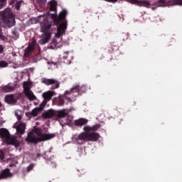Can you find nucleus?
I'll return each mask as SVG.
<instances>
[{"mask_svg": "<svg viewBox=\"0 0 182 182\" xmlns=\"http://www.w3.org/2000/svg\"><path fill=\"white\" fill-rule=\"evenodd\" d=\"M67 15L68 11L66 10H63L58 16V14H51V18L53 20L55 25L58 26L55 38H60L62 35L66 33V29H68V20H66Z\"/></svg>", "mask_w": 182, "mask_h": 182, "instance_id": "obj_1", "label": "nucleus"}, {"mask_svg": "<svg viewBox=\"0 0 182 182\" xmlns=\"http://www.w3.org/2000/svg\"><path fill=\"white\" fill-rule=\"evenodd\" d=\"M56 134H43L41 128H35L28 133L26 141L32 143L33 144H38L39 141H46L53 139Z\"/></svg>", "mask_w": 182, "mask_h": 182, "instance_id": "obj_2", "label": "nucleus"}, {"mask_svg": "<svg viewBox=\"0 0 182 182\" xmlns=\"http://www.w3.org/2000/svg\"><path fill=\"white\" fill-rule=\"evenodd\" d=\"M100 139V134L97 132L85 131L81 132L75 139L76 143L83 144L85 141H97Z\"/></svg>", "mask_w": 182, "mask_h": 182, "instance_id": "obj_3", "label": "nucleus"}, {"mask_svg": "<svg viewBox=\"0 0 182 182\" xmlns=\"http://www.w3.org/2000/svg\"><path fill=\"white\" fill-rule=\"evenodd\" d=\"M86 90H87V88L85 85H75L70 91H65L64 93L65 100L68 102H75V97H77L82 93H86Z\"/></svg>", "mask_w": 182, "mask_h": 182, "instance_id": "obj_4", "label": "nucleus"}, {"mask_svg": "<svg viewBox=\"0 0 182 182\" xmlns=\"http://www.w3.org/2000/svg\"><path fill=\"white\" fill-rule=\"evenodd\" d=\"M0 18L3 23H6L10 28L15 26V16H14L12 9L6 8L4 11H0Z\"/></svg>", "mask_w": 182, "mask_h": 182, "instance_id": "obj_5", "label": "nucleus"}, {"mask_svg": "<svg viewBox=\"0 0 182 182\" xmlns=\"http://www.w3.org/2000/svg\"><path fill=\"white\" fill-rule=\"evenodd\" d=\"M48 12L46 15L39 16L38 21L41 23V31L43 33H51L52 31V21L48 20V16L50 15Z\"/></svg>", "mask_w": 182, "mask_h": 182, "instance_id": "obj_6", "label": "nucleus"}, {"mask_svg": "<svg viewBox=\"0 0 182 182\" xmlns=\"http://www.w3.org/2000/svg\"><path fill=\"white\" fill-rule=\"evenodd\" d=\"M56 96V92L55 91L48 90L43 93L42 97L44 99L42 103L41 104L42 107H45L48 105V102L52 100V97Z\"/></svg>", "mask_w": 182, "mask_h": 182, "instance_id": "obj_7", "label": "nucleus"}, {"mask_svg": "<svg viewBox=\"0 0 182 182\" xmlns=\"http://www.w3.org/2000/svg\"><path fill=\"white\" fill-rule=\"evenodd\" d=\"M42 83H44V85H46V86H50V85H53L51 89H59V87L60 86V82L58 81V80L55 79H49V78H42Z\"/></svg>", "mask_w": 182, "mask_h": 182, "instance_id": "obj_8", "label": "nucleus"}, {"mask_svg": "<svg viewBox=\"0 0 182 182\" xmlns=\"http://www.w3.org/2000/svg\"><path fill=\"white\" fill-rule=\"evenodd\" d=\"M23 89H24V93L26 96V97L28 98L30 100H36V96L33 94V92L31 90V88L29 87V82H26L23 83Z\"/></svg>", "mask_w": 182, "mask_h": 182, "instance_id": "obj_9", "label": "nucleus"}, {"mask_svg": "<svg viewBox=\"0 0 182 182\" xmlns=\"http://www.w3.org/2000/svg\"><path fill=\"white\" fill-rule=\"evenodd\" d=\"M6 144H11L15 147H19V146H21V142L18 140V136H16L9 135L7 139H6Z\"/></svg>", "mask_w": 182, "mask_h": 182, "instance_id": "obj_10", "label": "nucleus"}, {"mask_svg": "<svg viewBox=\"0 0 182 182\" xmlns=\"http://www.w3.org/2000/svg\"><path fill=\"white\" fill-rule=\"evenodd\" d=\"M50 36H52V33H43L41 35V39L39 40L38 43H40V45H46V43H48Z\"/></svg>", "mask_w": 182, "mask_h": 182, "instance_id": "obj_11", "label": "nucleus"}, {"mask_svg": "<svg viewBox=\"0 0 182 182\" xmlns=\"http://www.w3.org/2000/svg\"><path fill=\"white\" fill-rule=\"evenodd\" d=\"M131 3L137 5L138 6H144L145 8H150V1H139V0H130Z\"/></svg>", "mask_w": 182, "mask_h": 182, "instance_id": "obj_12", "label": "nucleus"}, {"mask_svg": "<svg viewBox=\"0 0 182 182\" xmlns=\"http://www.w3.org/2000/svg\"><path fill=\"white\" fill-rule=\"evenodd\" d=\"M65 99H66L65 94L60 95L58 97L53 99V103L57 106H63L65 105Z\"/></svg>", "mask_w": 182, "mask_h": 182, "instance_id": "obj_13", "label": "nucleus"}, {"mask_svg": "<svg viewBox=\"0 0 182 182\" xmlns=\"http://www.w3.org/2000/svg\"><path fill=\"white\" fill-rule=\"evenodd\" d=\"M36 45V40L33 39L32 42L28 45V48L25 49V55L29 56V55L33 52Z\"/></svg>", "mask_w": 182, "mask_h": 182, "instance_id": "obj_14", "label": "nucleus"}, {"mask_svg": "<svg viewBox=\"0 0 182 182\" xmlns=\"http://www.w3.org/2000/svg\"><path fill=\"white\" fill-rule=\"evenodd\" d=\"M63 59L64 63H65L66 65H70V63H72V60L73 59V55L70 54L69 51H66L63 54Z\"/></svg>", "mask_w": 182, "mask_h": 182, "instance_id": "obj_15", "label": "nucleus"}, {"mask_svg": "<svg viewBox=\"0 0 182 182\" xmlns=\"http://www.w3.org/2000/svg\"><path fill=\"white\" fill-rule=\"evenodd\" d=\"M9 177H12V173H11V170L9 168H6L0 173V180L4 178H9Z\"/></svg>", "mask_w": 182, "mask_h": 182, "instance_id": "obj_16", "label": "nucleus"}, {"mask_svg": "<svg viewBox=\"0 0 182 182\" xmlns=\"http://www.w3.org/2000/svg\"><path fill=\"white\" fill-rule=\"evenodd\" d=\"M45 107H42V104H40V107H36L34 108L31 112H28L26 114V116H28V114H32V116L33 117H36V116H38L39 112H42V110H43Z\"/></svg>", "mask_w": 182, "mask_h": 182, "instance_id": "obj_17", "label": "nucleus"}, {"mask_svg": "<svg viewBox=\"0 0 182 182\" xmlns=\"http://www.w3.org/2000/svg\"><path fill=\"white\" fill-rule=\"evenodd\" d=\"M0 90L4 93H9L15 90V87L11 85V84H8L6 85L0 87Z\"/></svg>", "mask_w": 182, "mask_h": 182, "instance_id": "obj_18", "label": "nucleus"}, {"mask_svg": "<svg viewBox=\"0 0 182 182\" xmlns=\"http://www.w3.org/2000/svg\"><path fill=\"white\" fill-rule=\"evenodd\" d=\"M4 100L8 105H16V100H15V97L12 94L6 95Z\"/></svg>", "mask_w": 182, "mask_h": 182, "instance_id": "obj_19", "label": "nucleus"}, {"mask_svg": "<svg viewBox=\"0 0 182 182\" xmlns=\"http://www.w3.org/2000/svg\"><path fill=\"white\" fill-rule=\"evenodd\" d=\"M87 122H89L87 119L85 118H80L74 121L75 126L78 127H82V126H85L87 124Z\"/></svg>", "mask_w": 182, "mask_h": 182, "instance_id": "obj_20", "label": "nucleus"}, {"mask_svg": "<svg viewBox=\"0 0 182 182\" xmlns=\"http://www.w3.org/2000/svg\"><path fill=\"white\" fill-rule=\"evenodd\" d=\"M100 129V124H97L92 127L90 126H85L83 127L84 132H97Z\"/></svg>", "mask_w": 182, "mask_h": 182, "instance_id": "obj_21", "label": "nucleus"}, {"mask_svg": "<svg viewBox=\"0 0 182 182\" xmlns=\"http://www.w3.org/2000/svg\"><path fill=\"white\" fill-rule=\"evenodd\" d=\"M53 116H56V112H55L53 109H49L42 114V117H43V119H50L53 117Z\"/></svg>", "mask_w": 182, "mask_h": 182, "instance_id": "obj_22", "label": "nucleus"}, {"mask_svg": "<svg viewBox=\"0 0 182 182\" xmlns=\"http://www.w3.org/2000/svg\"><path fill=\"white\" fill-rule=\"evenodd\" d=\"M11 136L9 131L5 128L0 129V137L1 139H5L6 141L8 139V137Z\"/></svg>", "mask_w": 182, "mask_h": 182, "instance_id": "obj_23", "label": "nucleus"}, {"mask_svg": "<svg viewBox=\"0 0 182 182\" xmlns=\"http://www.w3.org/2000/svg\"><path fill=\"white\" fill-rule=\"evenodd\" d=\"M25 129H26V124L20 123L16 127V132L19 133V134H24Z\"/></svg>", "mask_w": 182, "mask_h": 182, "instance_id": "obj_24", "label": "nucleus"}, {"mask_svg": "<svg viewBox=\"0 0 182 182\" xmlns=\"http://www.w3.org/2000/svg\"><path fill=\"white\" fill-rule=\"evenodd\" d=\"M68 114H69V111L68 109H63L55 112V116H57V117H59L60 119L66 117Z\"/></svg>", "mask_w": 182, "mask_h": 182, "instance_id": "obj_25", "label": "nucleus"}, {"mask_svg": "<svg viewBox=\"0 0 182 182\" xmlns=\"http://www.w3.org/2000/svg\"><path fill=\"white\" fill-rule=\"evenodd\" d=\"M57 6H58V2H56L55 0H52L50 2V11L56 12Z\"/></svg>", "mask_w": 182, "mask_h": 182, "instance_id": "obj_26", "label": "nucleus"}, {"mask_svg": "<svg viewBox=\"0 0 182 182\" xmlns=\"http://www.w3.org/2000/svg\"><path fill=\"white\" fill-rule=\"evenodd\" d=\"M171 5H182V0H172Z\"/></svg>", "mask_w": 182, "mask_h": 182, "instance_id": "obj_27", "label": "nucleus"}, {"mask_svg": "<svg viewBox=\"0 0 182 182\" xmlns=\"http://www.w3.org/2000/svg\"><path fill=\"white\" fill-rule=\"evenodd\" d=\"M5 159V152H4V150L0 149V160H4Z\"/></svg>", "mask_w": 182, "mask_h": 182, "instance_id": "obj_28", "label": "nucleus"}, {"mask_svg": "<svg viewBox=\"0 0 182 182\" xmlns=\"http://www.w3.org/2000/svg\"><path fill=\"white\" fill-rule=\"evenodd\" d=\"M8 66V63L6 61L1 60L0 61V68H6Z\"/></svg>", "mask_w": 182, "mask_h": 182, "instance_id": "obj_29", "label": "nucleus"}, {"mask_svg": "<svg viewBox=\"0 0 182 182\" xmlns=\"http://www.w3.org/2000/svg\"><path fill=\"white\" fill-rule=\"evenodd\" d=\"M22 4V2L21 1H17L15 4V8L17 11H19L21 9V5Z\"/></svg>", "mask_w": 182, "mask_h": 182, "instance_id": "obj_30", "label": "nucleus"}, {"mask_svg": "<svg viewBox=\"0 0 182 182\" xmlns=\"http://www.w3.org/2000/svg\"><path fill=\"white\" fill-rule=\"evenodd\" d=\"M5 4H6V0H0V9L5 6Z\"/></svg>", "mask_w": 182, "mask_h": 182, "instance_id": "obj_31", "label": "nucleus"}, {"mask_svg": "<svg viewBox=\"0 0 182 182\" xmlns=\"http://www.w3.org/2000/svg\"><path fill=\"white\" fill-rule=\"evenodd\" d=\"M77 171H78L79 174L78 176H82V174H85V173H86V171H85V169H82V168H80V169H77Z\"/></svg>", "mask_w": 182, "mask_h": 182, "instance_id": "obj_32", "label": "nucleus"}, {"mask_svg": "<svg viewBox=\"0 0 182 182\" xmlns=\"http://www.w3.org/2000/svg\"><path fill=\"white\" fill-rule=\"evenodd\" d=\"M122 38L123 41H126V39H129V33H122Z\"/></svg>", "mask_w": 182, "mask_h": 182, "instance_id": "obj_33", "label": "nucleus"}, {"mask_svg": "<svg viewBox=\"0 0 182 182\" xmlns=\"http://www.w3.org/2000/svg\"><path fill=\"white\" fill-rule=\"evenodd\" d=\"M33 167H35V165H33V164H31L27 167V171H31V170H33Z\"/></svg>", "mask_w": 182, "mask_h": 182, "instance_id": "obj_34", "label": "nucleus"}, {"mask_svg": "<svg viewBox=\"0 0 182 182\" xmlns=\"http://www.w3.org/2000/svg\"><path fill=\"white\" fill-rule=\"evenodd\" d=\"M36 1L39 5H45L46 0H36Z\"/></svg>", "mask_w": 182, "mask_h": 182, "instance_id": "obj_35", "label": "nucleus"}, {"mask_svg": "<svg viewBox=\"0 0 182 182\" xmlns=\"http://www.w3.org/2000/svg\"><path fill=\"white\" fill-rule=\"evenodd\" d=\"M4 53V46L0 45V54Z\"/></svg>", "mask_w": 182, "mask_h": 182, "instance_id": "obj_36", "label": "nucleus"}, {"mask_svg": "<svg viewBox=\"0 0 182 182\" xmlns=\"http://www.w3.org/2000/svg\"><path fill=\"white\" fill-rule=\"evenodd\" d=\"M104 1H105L106 2H112L114 4L117 2V0H104Z\"/></svg>", "mask_w": 182, "mask_h": 182, "instance_id": "obj_37", "label": "nucleus"}, {"mask_svg": "<svg viewBox=\"0 0 182 182\" xmlns=\"http://www.w3.org/2000/svg\"><path fill=\"white\" fill-rule=\"evenodd\" d=\"M0 39H1V41H5V36L2 35V33H0Z\"/></svg>", "mask_w": 182, "mask_h": 182, "instance_id": "obj_38", "label": "nucleus"}, {"mask_svg": "<svg viewBox=\"0 0 182 182\" xmlns=\"http://www.w3.org/2000/svg\"><path fill=\"white\" fill-rule=\"evenodd\" d=\"M16 2V0H11L10 1V5H14Z\"/></svg>", "mask_w": 182, "mask_h": 182, "instance_id": "obj_39", "label": "nucleus"}, {"mask_svg": "<svg viewBox=\"0 0 182 182\" xmlns=\"http://www.w3.org/2000/svg\"><path fill=\"white\" fill-rule=\"evenodd\" d=\"M22 119V115L17 116V120H21Z\"/></svg>", "mask_w": 182, "mask_h": 182, "instance_id": "obj_40", "label": "nucleus"}, {"mask_svg": "<svg viewBox=\"0 0 182 182\" xmlns=\"http://www.w3.org/2000/svg\"><path fill=\"white\" fill-rule=\"evenodd\" d=\"M15 114H16V117H18V116H19V114H18L17 112H16Z\"/></svg>", "mask_w": 182, "mask_h": 182, "instance_id": "obj_41", "label": "nucleus"}, {"mask_svg": "<svg viewBox=\"0 0 182 182\" xmlns=\"http://www.w3.org/2000/svg\"><path fill=\"white\" fill-rule=\"evenodd\" d=\"M26 116H27V117H31L32 116V114H28Z\"/></svg>", "mask_w": 182, "mask_h": 182, "instance_id": "obj_42", "label": "nucleus"}, {"mask_svg": "<svg viewBox=\"0 0 182 182\" xmlns=\"http://www.w3.org/2000/svg\"><path fill=\"white\" fill-rule=\"evenodd\" d=\"M0 33H2V28H0Z\"/></svg>", "mask_w": 182, "mask_h": 182, "instance_id": "obj_43", "label": "nucleus"}, {"mask_svg": "<svg viewBox=\"0 0 182 182\" xmlns=\"http://www.w3.org/2000/svg\"><path fill=\"white\" fill-rule=\"evenodd\" d=\"M0 107H2V103L0 102Z\"/></svg>", "mask_w": 182, "mask_h": 182, "instance_id": "obj_44", "label": "nucleus"}, {"mask_svg": "<svg viewBox=\"0 0 182 182\" xmlns=\"http://www.w3.org/2000/svg\"><path fill=\"white\" fill-rule=\"evenodd\" d=\"M55 42H53V43H52L53 45H55Z\"/></svg>", "mask_w": 182, "mask_h": 182, "instance_id": "obj_45", "label": "nucleus"}]
</instances>
